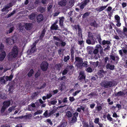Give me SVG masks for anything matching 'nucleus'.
Returning a JSON list of instances; mask_svg holds the SVG:
<instances>
[{
	"instance_id": "1",
	"label": "nucleus",
	"mask_w": 127,
	"mask_h": 127,
	"mask_svg": "<svg viewBox=\"0 0 127 127\" xmlns=\"http://www.w3.org/2000/svg\"><path fill=\"white\" fill-rule=\"evenodd\" d=\"M18 47L14 45L12 49L11 52L9 53V57L11 58H15L18 55Z\"/></svg>"
},
{
	"instance_id": "2",
	"label": "nucleus",
	"mask_w": 127,
	"mask_h": 127,
	"mask_svg": "<svg viewBox=\"0 0 127 127\" xmlns=\"http://www.w3.org/2000/svg\"><path fill=\"white\" fill-rule=\"evenodd\" d=\"M100 85L102 87L108 88L113 86L114 84L113 81L105 80L100 83Z\"/></svg>"
},
{
	"instance_id": "3",
	"label": "nucleus",
	"mask_w": 127,
	"mask_h": 127,
	"mask_svg": "<svg viewBox=\"0 0 127 127\" xmlns=\"http://www.w3.org/2000/svg\"><path fill=\"white\" fill-rule=\"evenodd\" d=\"M16 40V37L15 36H13L12 37L6 38L5 42L7 45H11L15 43V41Z\"/></svg>"
},
{
	"instance_id": "4",
	"label": "nucleus",
	"mask_w": 127,
	"mask_h": 127,
	"mask_svg": "<svg viewBox=\"0 0 127 127\" xmlns=\"http://www.w3.org/2000/svg\"><path fill=\"white\" fill-rule=\"evenodd\" d=\"M123 46L122 49L119 51V54L122 56H123V53L127 56V44H123Z\"/></svg>"
},
{
	"instance_id": "5",
	"label": "nucleus",
	"mask_w": 127,
	"mask_h": 127,
	"mask_svg": "<svg viewBox=\"0 0 127 127\" xmlns=\"http://www.w3.org/2000/svg\"><path fill=\"white\" fill-rule=\"evenodd\" d=\"M78 113L75 112L73 114V117L69 121V122L70 125H72L75 123L77 121V117H78Z\"/></svg>"
},
{
	"instance_id": "6",
	"label": "nucleus",
	"mask_w": 127,
	"mask_h": 127,
	"mask_svg": "<svg viewBox=\"0 0 127 127\" xmlns=\"http://www.w3.org/2000/svg\"><path fill=\"white\" fill-rule=\"evenodd\" d=\"M83 60L82 58L78 57H75V62L76 64V65L78 67H80L82 66L83 63Z\"/></svg>"
},
{
	"instance_id": "7",
	"label": "nucleus",
	"mask_w": 127,
	"mask_h": 127,
	"mask_svg": "<svg viewBox=\"0 0 127 127\" xmlns=\"http://www.w3.org/2000/svg\"><path fill=\"white\" fill-rule=\"evenodd\" d=\"M10 103V102L9 101L7 100L4 101L3 103V106L1 108V112H3L9 106Z\"/></svg>"
},
{
	"instance_id": "8",
	"label": "nucleus",
	"mask_w": 127,
	"mask_h": 127,
	"mask_svg": "<svg viewBox=\"0 0 127 127\" xmlns=\"http://www.w3.org/2000/svg\"><path fill=\"white\" fill-rule=\"evenodd\" d=\"M86 76L83 71H81L79 73L78 78L80 82H82L85 80Z\"/></svg>"
},
{
	"instance_id": "9",
	"label": "nucleus",
	"mask_w": 127,
	"mask_h": 127,
	"mask_svg": "<svg viewBox=\"0 0 127 127\" xmlns=\"http://www.w3.org/2000/svg\"><path fill=\"white\" fill-rule=\"evenodd\" d=\"M48 66V64L45 62H43L40 65L41 69L43 71H45L47 70Z\"/></svg>"
},
{
	"instance_id": "10",
	"label": "nucleus",
	"mask_w": 127,
	"mask_h": 127,
	"mask_svg": "<svg viewBox=\"0 0 127 127\" xmlns=\"http://www.w3.org/2000/svg\"><path fill=\"white\" fill-rule=\"evenodd\" d=\"M110 58L112 60L118 62L119 59V58L117 55H114L112 54L110 55Z\"/></svg>"
},
{
	"instance_id": "11",
	"label": "nucleus",
	"mask_w": 127,
	"mask_h": 127,
	"mask_svg": "<svg viewBox=\"0 0 127 127\" xmlns=\"http://www.w3.org/2000/svg\"><path fill=\"white\" fill-rule=\"evenodd\" d=\"M44 16L42 14L38 15L36 17L37 21L38 22L40 23L43 21L44 19Z\"/></svg>"
},
{
	"instance_id": "12",
	"label": "nucleus",
	"mask_w": 127,
	"mask_h": 127,
	"mask_svg": "<svg viewBox=\"0 0 127 127\" xmlns=\"http://www.w3.org/2000/svg\"><path fill=\"white\" fill-rule=\"evenodd\" d=\"M108 5L109 4H108L106 6H99L96 8L95 10L96 11H98V12H100L102 11L105 9L106 8Z\"/></svg>"
},
{
	"instance_id": "13",
	"label": "nucleus",
	"mask_w": 127,
	"mask_h": 127,
	"mask_svg": "<svg viewBox=\"0 0 127 127\" xmlns=\"http://www.w3.org/2000/svg\"><path fill=\"white\" fill-rule=\"evenodd\" d=\"M116 30L119 37L122 38L124 37L125 36L124 35L125 34L124 32H123L119 29H117Z\"/></svg>"
},
{
	"instance_id": "14",
	"label": "nucleus",
	"mask_w": 127,
	"mask_h": 127,
	"mask_svg": "<svg viewBox=\"0 0 127 127\" xmlns=\"http://www.w3.org/2000/svg\"><path fill=\"white\" fill-rule=\"evenodd\" d=\"M127 94V91L126 93L124 91H120L118 92L115 95L116 96L118 97L121 96L125 95V94Z\"/></svg>"
},
{
	"instance_id": "15",
	"label": "nucleus",
	"mask_w": 127,
	"mask_h": 127,
	"mask_svg": "<svg viewBox=\"0 0 127 127\" xmlns=\"http://www.w3.org/2000/svg\"><path fill=\"white\" fill-rule=\"evenodd\" d=\"M86 43L89 44H94L95 42V39H91V40L89 39H88L86 40Z\"/></svg>"
},
{
	"instance_id": "16",
	"label": "nucleus",
	"mask_w": 127,
	"mask_h": 127,
	"mask_svg": "<svg viewBox=\"0 0 127 127\" xmlns=\"http://www.w3.org/2000/svg\"><path fill=\"white\" fill-rule=\"evenodd\" d=\"M67 3V1L66 0H61L58 2V4L61 6H65Z\"/></svg>"
},
{
	"instance_id": "17",
	"label": "nucleus",
	"mask_w": 127,
	"mask_h": 127,
	"mask_svg": "<svg viewBox=\"0 0 127 127\" xmlns=\"http://www.w3.org/2000/svg\"><path fill=\"white\" fill-rule=\"evenodd\" d=\"M59 27L58 25L56 24H53L51 27V29L52 30H60L59 29Z\"/></svg>"
},
{
	"instance_id": "18",
	"label": "nucleus",
	"mask_w": 127,
	"mask_h": 127,
	"mask_svg": "<svg viewBox=\"0 0 127 127\" xmlns=\"http://www.w3.org/2000/svg\"><path fill=\"white\" fill-rule=\"evenodd\" d=\"M37 11L41 13H43L46 11L45 7H44L42 6L38 7L37 8Z\"/></svg>"
},
{
	"instance_id": "19",
	"label": "nucleus",
	"mask_w": 127,
	"mask_h": 127,
	"mask_svg": "<svg viewBox=\"0 0 127 127\" xmlns=\"http://www.w3.org/2000/svg\"><path fill=\"white\" fill-rule=\"evenodd\" d=\"M59 25L61 27L63 26L64 22V17H62L59 18Z\"/></svg>"
},
{
	"instance_id": "20",
	"label": "nucleus",
	"mask_w": 127,
	"mask_h": 127,
	"mask_svg": "<svg viewBox=\"0 0 127 127\" xmlns=\"http://www.w3.org/2000/svg\"><path fill=\"white\" fill-rule=\"evenodd\" d=\"M6 53L5 51H3L0 54V61L3 60L6 56Z\"/></svg>"
},
{
	"instance_id": "21",
	"label": "nucleus",
	"mask_w": 127,
	"mask_h": 127,
	"mask_svg": "<svg viewBox=\"0 0 127 127\" xmlns=\"http://www.w3.org/2000/svg\"><path fill=\"white\" fill-rule=\"evenodd\" d=\"M106 68L107 69L110 70H113L115 68V66L114 65H111L109 64H108L106 66Z\"/></svg>"
},
{
	"instance_id": "22",
	"label": "nucleus",
	"mask_w": 127,
	"mask_h": 127,
	"mask_svg": "<svg viewBox=\"0 0 127 127\" xmlns=\"http://www.w3.org/2000/svg\"><path fill=\"white\" fill-rule=\"evenodd\" d=\"M36 46H33L32 45V48L30 50H28V52H30V54H31L32 53H34V52L36 51Z\"/></svg>"
},
{
	"instance_id": "23",
	"label": "nucleus",
	"mask_w": 127,
	"mask_h": 127,
	"mask_svg": "<svg viewBox=\"0 0 127 127\" xmlns=\"http://www.w3.org/2000/svg\"><path fill=\"white\" fill-rule=\"evenodd\" d=\"M111 43L110 41H109L103 40L101 42L100 44L103 45H105L106 44L107 45H109Z\"/></svg>"
},
{
	"instance_id": "24",
	"label": "nucleus",
	"mask_w": 127,
	"mask_h": 127,
	"mask_svg": "<svg viewBox=\"0 0 127 127\" xmlns=\"http://www.w3.org/2000/svg\"><path fill=\"white\" fill-rule=\"evenodd\" d=\"M46 32V30L45 29H44L42 31L39 37V39H42L43 37L45 34V33Z\"/></svg>"
},
{
	"instance_id": "25",
	"label": "nucleus",
	"mask_w": 127,
	"mask_h": 127,
	"mask_svg": "<svg viewBox=\"0 0 127 127\" xmlns=\"http://www.w3.org/2000/svg\"><path fill=\"white\" fill-rule=\"evenodd\" d=\"M62 66V63H60L56 64L55 66V67L57 70H59Z\"/></svg>"
},
{
	"instance_id": "26",
	"label": "nucleus",
	"mask_w": 127,
	"mask_h": 127,
	"mask_svg": "<svg viewBox=\"0 0 127 127\" xmlns=\"http://www.w3.org/2000/svg\"><path fill=\"white\" fill-rule=\"evenodd\" d=\"M6 81L5 76L0 78V83L2 84H5Z\"/></svg>"
},
{
	"instance_id": "27",
	"label": "nucleus",
	"mask_w": 127,
	"mask_h": 127,
	"mask_svg": "<svg viewBox=\"0 0 127 127\" xmlns=\"http://www.w3.org/2000/svg\"><path fill=\"white\" fill-rule=\"evenodd\" d=\"M13 76L12 75H10L9 76H5V79L6 81H11L13 78Z\"/></svg>"
},
{
	"instance_id": "28",
	"label": "nucleus",
	"mask_w": 127,
	"mask_h": 127,
	"mask_svg": "<svg viewBox=\"0 0 127 127\" xmlns=\"http://www.w3.org/2000/svg\"><path fill=\"white\" fill-rule=\"evenodd\" d=\"M15 29L14 27H10L8 30L6 31V33L7 34L11 33Z\"/></svg>"
},
{
	"instance_id": "29",
	"label": "nucleus",
	"mask_w": 127,
	"mask_h": 127,
	"mask_svg": "<svg viewBox=\"0 0 127 127\" xmlns=\"http://www.w3.org/2000/svg\"><path fill=\"white\" fill-rule=\"evenodd\" d=\"M25 26V28L27 30H30L32 28V24L30 23H26Z\"/></svg>"
},
{
	"instance_id": "30",
	"label": "nucleus",
	"mask_w": 127,
	"mask_h": 127,
	"mask_svg": "<svg viewBox=\"0 0 127 127\" xmlns=\"http://www.w3.org/2000/svg\"><path fill=\"white\" fill-rule=\"evenodd\" d=\"M95 34L94 33H92L91 32H89L88 33V37L90 38H92L91 39H95Z\"/></svg>"
},
{
	"instance_id": "31",
	"label": "nucleus",
	"mask_w": 127,
	"mask_h": 127,
	"mask_svg": "<svg viewBox=\"0 0 127 127\" xmlns=\"http://www.w3.org/2000/svg\"><path fill=\"white\" fill-rule=\"evenodd\" d=\"M58 108V107H55L53 110L50 111L49 112L50 116L55 113Z\"/></svg>"
},
{
	"instance_id": "32",
	"label": "nucleus",
	"mask_w": 127,
	"mask_h": 127,
	"mask_svg": "<svg viewBox=\"0 0 127 127\" xmlns=\"http://www.w3.org/2000/svg\"><path fill=\"white\" fill-rule=\"evenodd\" d=\"M78 35L81 38L82 37V31L81 28H79L78 29Z\"/></svg>"
},
{
	"instance_id": "33",
	"label": "nucleus",
	"mask_w": 127,
	"mask_h": 127,
	"mask_svg": "<svg viewBox=\"0 0 127 127\" xmlns=\"http://www.w3.org/2000/svg\"><path fill=\"white\" fill-rule=\"evenodd\" d=\"M90 25L92 26L95 27H97L98 26V24L96 23L95 21H94L93 22H91L90 24Z\"/></svg>"
},
{
	"instance_id": "34",
	"label": "nucleus",
	"mask_w": 127,
	"mask_h": 127,
	"mask_svg": "<svg viewBox=\"0 0 127 127\" xmlns=\"http://www.w3.org/2000/svg\"><path fill=\"white\" fill-rule=\"evenodd\" d=\"M65 115L68 118H70L72 116V114L70 111H68L66 112Z\"/></svg>"
},
{
	"instance_id": "35",
	"label": "nucleus",
	"mask_w": 127,
	"mask_h": 127,
	"mask_svg": "<svg viewBox=\"0 0 127 127\" xmlns=\"http://www.w3.org/2000/svg\"><path fill=\"white\" fill-rule=\"evenodd\" d=\"M57 101L56 99H54V100L50 102L49 103V105L50 106L51 105H55L57 103Z\"/></svg>"
},
{
	"instance_id": "36",
	"label": "nucleus",
	"mask_w": 127,
	"mask_h": 127,
	"mask_svg": "<svg viewBox=\"0 0 127 127\" xmlns=\"http://www.w3.org/2000/svg\"><path fill=\"white\" fill-rule=\"evenodd\" d=\"M105 72L103 70H100L98 71V74L102 77L103 76V74L105 73Z\"/></svg>"
},
{
	"instance_id": "37",
	"label": "nucleus",
	"mask_w": 127,
	"mask_h": 127,
	"mask_svg": "<svg viewBox=\"0 0 127 127\" xmlns=\"http://www.w3.org/2000/svg\"><path fill=\"white\" fill-rule=\"evenodd\" d=\"M39 102L41 104H42V105H41L42 107H44L46 106V104H44V102L41 99H40L39 100Z\"/></svg>"
},
{
	"instance_id": "38",
	"label": "nucleus",
	"mask_w": 127,
	"mask_h": 127,
	"mask_svg": "<svg viewBox=\"0 0 127 127\" xmlns=\"http://www.w3.org/2000/svg\"><path fill=\"white\" fill-rule=\"evenodd\" d=\"M96 47L98 49H99V50L100 51V53H101L103 52V49L102 46L100 45H97Z\"/></svg>"
},
{
	"instance_id": "39",
	"label": "nucleus",
	"mask_w": 127,
	"mask_h": 127,
	"mask_svg": "<svg viewBox=\"0 0 127 127\" xmlns=\"http://www.w3.org/2000/svg\"><path fill=\"white\" fill-rule=\"evenodd\" d=\"M97 39L99 43L100 44L101 42V36L99 34H98L96 36Z\"/></svg>"
},
{
	"instance_id": "40",
	"label": "nucleus",
	"mask_w": 127,
	"mask_h": 127,
	"mask_svg": "<svg viewBox=\"0 0 127 127\" xmlns=\"http://www.w3.org/2000/svg\"><path fill=\"white\" fill-rule=\"evenodd\" d=\"M13 5V3L12 2H10L8 4H7L5 6L6 7V8L7 9L9 8L10 7L12 6Z\"/></svg>"
},
{
	"instance_id": "41",
	"label": "nucleus",
	"mask_w": 127,
	"mask_h": 127,
	"mask_svg": "<svg viewBox=\"0 0 127 127\" xmlns=\"http://www.w3.org/2000/svg\"><path fill=\"white\" fill-rule=\"evenodd\" d=\"M64 51V50L63 49L61 48L58 51V54L60 55H63Z\"/></svg>"
},
{
	"instance_id": "42",
	"label": "nucleus",
	"mask_w": 127,
	"mask_h": 127,
	"mask_svg": "<svg viewBox=\"0 0 127 127\" xmlns=\"http://www.w3.org/2000/svg\"><path fill=\"white\" fill-rule=\"evenodd\" d=\"M96 109L98 112L100 111L102 109V107L100 106L97 105L95 107Z\"/></svg>"
},
{
	"instance_id": "43",
	"label": "nucleus",
	"mask_w": 127,
	"mask_h": 127,
	"mask_svg": "<svg viewBox=\"0 0 127 127\" xmlns=\"http://www.w3.org/2000/svg\"><path fill=\"white\" fill-rule=\"evenodd\" d=\"M35 15L34 13H32L31 15L29 16L30 19L31 20H33L35 18Z\"/></svg>"
},
{
	"instance_id": "44",
	"label": "nucleus",
	"mask_w": 127,
	"mask_h": 127,
	"mask_svg": "<svg viewBox=\"0 0 127 127\" xmlns=\"http://www.w3.org/2000/svg\"><path fill=\"white\" fill-rule=\"evenodd\" d=\"M33 70L32 69H31L28 74L29 77H31L33 73Z\"/></svg>"
},
{
	"instance_id": "45",
	"label": "nucleus",
	"mask_w": 127,
	"mask_h": 127,
	"mask_svg": "<svg viewBox=\"0 0 127 127\" xmlns=\"http://www.w3.org/2000/svg\"><path fill=\"white\" fill-rule=\"evenodd\" d=\"M90 12H87L83 14L82 16V17L84 19L86 17L90 15Z\"/></svg>"
},
{
	"instance_id": "46",
	"label": "nucleus",
	"mask_w": 127,
	"mask_h": 127,
	"mask_svg": "<svg viewBox=\"0 0 127 127\" xmlns=\"http://www.w3.org/2000/svg\"><path fill=\"white\" fill-rule=\"evenodd\" d=\"M70 59V57L69 56L67 55L66 56H64V61L65 62H67L68 60H69Z\"/></svg>"
},
{
	"instance_id": "47",
	"label": "nucleus",
	"mask_w": 127,
	"mask_h": 127,
	"mask_svg": "<svg viewBox=\"0 0 127 127\" xmlns=\"http://www.w3.org/2000/svg\"><path fill=\"white\" fill-rule=\"evenodd\" d=\"M88 62L87 61H85L83 63H82V66L86 67L88 66Z\"/></svg>"
},
{
	"instance_id": "48",
	"label": "nucleus",
	"mask_w": 127,
	"mask_h": 127,
	"mask_svg": "<svg viewBox=\"0 0 127 127\" xmlns=\"http://www.w3.org/2000/svg\"><path fill=\"white\" fill-rule=\"evenodd\" d=\"M86 70L87 72L89 73L92 72L93 71L92 69L90 67H88Z\"/></svg>"
},
{
	"instance_id": "49",
	"label": "nucleus",
	"mask_w": 127,
	"mask_h": 127,
	"mask_svg": "<svg viewBox=\"0 0 127 127\" xmlns=\"http://www.w3.org/2000/svg\"><path fill=\"white\" fill-rule=\"evenodd\" d=\"M15 107V106H13L10 107L8 109V111L9 112V113L11 112L12 110L14 109Z\"/></svg>"
},
{
	"instance_id": "50",
	"label": "nucleus",
	"mask_w": 127,
	"mask_h": 127,
	"mask_svg": "<svg viewBox=\"0 0 127 127\" xmlns=\"http://www.w3.org/2000/svg\"><path fill=\"white\" fill-rule=\"evenodd\" d=\"M115 19L117 20L116 22H120V18L118 15H115Z\"/></svg>"
},
{
	"instance_id": "51",
	"label": "nucleus",
	"mask_w": 127,
	"mask_h": 127,
	"mask_svg": "<svg viewBox=\"0 0 127 127\" xmlns=\"http://www.w3.org/2000/svg\"><path fill=\"white\" fill-rule=\"evenodd\" d=\"M68 70V68H66L64 69L62 72V74L63 75H65L67 73Z\"/></svg>"
},
{
	"instance_id": "52",
	"label": "nucleus",
	"mask_w": 127,
	"mask_h": 127,
	"mask_svg": "<svg viewBox=\"0 0 127 127\" xmlns=\"http://www.w3.org/2000/svg\"><path fill=\"white\" fill-rule=\"evenodd\" d=\"M70 54H71V57L72 58H74V51L73 49H71L70 50Z\"/></svg>"
},
{
	"instance_id": "53",
	"label": "nucleus",
	"mask_w": 127,
	"mask_h": 127,
	"mask_svg": "<svg viewBox=\"0 0 127 127\" xmlns=\"http://www.w3.org/2000/svg\"><path fill=\"white\" fill-rule=\"evenodd\" d=\"M99 118H96L95 119L94 122L95 123L98 124H98L101 123L99 122Z\"/></svg>"
},
{
	"instance_id": "54",
	"label": "nucleus",
	"mask_w": 127,
	"mask_h": 127,
	"mask_svg": "<svg viewBox=\"0 0 127 127\" xmlns=\"http://www.w3.org/2000/svg\"><path fill=\"white\" fill-rule=\"evenodd\" d=\"M98 62L97 61L96 62H93L92 64L94 66V67H96L98 65Z\"/></svg>"
},
{
	"instance_id": "55",
	"label": "nucleus",
	"mask_w": 127,
	"mask_h": 127,
	"mask_svg": "<svg viewBox=\"0 0 127 127\" xmlns=\"http://www.w3.org/2000/svg\"><path fill=\"white\" fill-rule=\"evenodd\" d=\"M65 88V86L64 85L62 84L59 88V89L62 91Z\"/></svg>"
},
{
	"instance_id": "56",
	"label": "nucleus",
	"mask_w": 127,
	"mask_h": 127,
	"mask_svg": "<svg viewBox=\"0 0 127 127\" xmlns=\"http://www.w3.org/2000/svg\"><path fill=\"white\" fill-rule=\"evenodd\" d=\"M107 119L110 121H112L113 120L112 118L110 117V115L109 114H107Z\"/></svg>"
},
{
	"instance_id": "57",
	"label": "nucleus",
	"mask_w": 127,
	"mask_h": 127,
	"mask_svg": "<svg viewBox=\"0 0 127 127\" xmlns=\"http://www.w3.org/2000/svg\"><path fill=\"white\" fill-rule=\"evenodd\" d=\"M63 123L61 125V126L62 127H65L67 125V122L66 121H65L64 120L63 121Z\"/></svg>"
},
{
	"instance_id": "58",
	"label": "nucleus",
	"mask_w": 127,
	"mask_h": 127,
	"mask_svg": "<svg viewBox=\"0 0 127 127\" xmlns=\"http://www.w3.org/2000/svg\"><path fill=\"white\" fill-rule=\"evenodd\" d=\"M1 11L2 12L6 11V13H7L9 11V10L6 8V6H5L4 7V8L1 10Z\"/></svg>"
},
{
	"instance_id": "59",
	"label": "nucleus",
	"mask_w": 127,
	"mask_h": 127,
	"mask_svg": "<svg viewBox=\"0 0 127 127\" xmlns=\"http://www.w3.org/2000/svg\"><path fill=\"white\" fill-rule=\"evenodd\" d=\"M43 115L45 116V117H49L50 116L49 113H48L47 111H46L43 114Z\"/></svg>"
},
{
	"instance_id": "60",
	"label": "nucleus",
	"mask_w": 127,
	"mask_h": 127,
	"mask_svg": "<svg viewBox=\"0 0 127 127\" xmlns=\"http://www.w3.org/2000/svg\"><path fill=\"white\" fill-rule=\"evenodd\" d=\"M81 92V90H77L75 91L74 93L73 94V95L74 96H75L77 94H78L79 92Z\"/></svg>"
},
{
	"instance_id": "61",
	"label": "nucleus",
	"mask_w": 127,
	"mask_h": 127,
	"mask_svg": "<svg viewBox=\"0 0 127 127\" xmlns=\"http://www.w3.org/2000/svg\"><path fill=\"white\" fill-rule=\"evenodd\" d=\"M96 95V93L94 92H92L90 94L88 95V96H90L91 97H92L93 96Z\"/></svg>"
},
{
	"instance_id": "62",
	"label": "nucleus",
	"mask_w": 127,
	"mask_h": 127,
	"mask_svg": "<svg viewBox=\"0 0 127 127\" xmlns=\"http://www.w3.org/2000/svg\"><path fill=\"white\" fill-rule=\"evenodd\" d=\"M31 116H32L31 114H28L23 116V117H24V118H25V119H27L30 118Z\"/></svg>"
},
{
	"instance_id": "63",
	"label": "nucleus",
	"mask_w": 127,
	"mask_h": 127,
	"mask_svg": "<svg viewBox=\"0 0 127 127\" xmlns=\"http://www.w3.org/2000/svg\"><path fill=\"white\" fill-rule=\"evenodd\" d=\"M14 90L13 86L12 85H11L9 87V91L11 92H12L13 90Z\"/></svg>"
},
{
	"instance_id": "64",
	"label": "nucleus",
	"mask_w": 127,
	"mask_h": 127,
	"mask_svg": "<svg viewBox=\"0 0 127 127\" xmlns=\"http://www.w3.org/2000/svg\"><path fill=\"white\" fill-rule=\"evenodd\" d=\"M43 111L42 110H39L35 112L34 113L35 115L38 114H41L42 112Z\"/></svg>"
}]
</instances>
